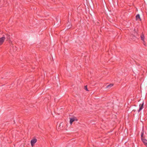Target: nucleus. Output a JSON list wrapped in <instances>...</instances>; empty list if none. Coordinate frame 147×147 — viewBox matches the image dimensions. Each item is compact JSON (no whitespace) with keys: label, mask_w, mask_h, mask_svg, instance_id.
<instances>
[{"label":"nucleus","mask_w":147,"mask_h":147,"mask_svg":"<svg viewBox=\"0 0 147 147\" xmlns=\"http://www.w3.org/2000/svg\"><path fill=\"white\" fill-rule=\"evenodd\" d=\"M37 140L36 138H34L32 139L30 142L31 146L33 147L34 145V144L37 142Z\"/></svg>","instance_id":"obj_1"},{"label":"nucleus","mask_w":147,"mask_h":147,"mask_svg":"<svg viewBox=\"0 0 147 147\" xmlns=\"http://www.w3.org/2000/svg\"><path fill=\"white\" fill-rule=\"evenodd\" d=\"M5 38V37L4 36H3L2 37L0 38V46L3 44Z\"/></svg>","instance_id":"obj_2"},{"label":"nucleus","mask_w":147,"mask_h":147,"mask_svg":"<svg viewBox=\"0 0 147 147\" xmlns=\"http://www.w3.org/2000/svg\"><path fill=\"white\" fill-rule=\"evenodd\" d=\"M144 105V102H143L142 104H140L139 105L140 108L138 110V112H139L143 108Z\"/></svg>","instance_id":"obj_3"},{"label":"nucleus","mask_w":147,"mask_h":147,"mask_svg":"<svg viewBox=\"0 0 147 147\" xmlns=\"http://www.w3.org/2000/svg\"><path fill=\"white\" fill-rule=\"evenodd\" d=\"M140 38L141 40L144 42H145L144 39L145 36L143 33H142L140 36Z\"/></svg>","instance_id":"obj_4"},{"label":"nucleus","mask_w":147,"mask_h":147,"mask_svg":"<svg viewBox=\"0 0 147 147\" xmlns=\"http://www.w3.org/2000/svg\"><path fill=\"white\" fill-rule=\"evenodd\" d=\"M142 140L145 146L147 145V140L146 139L144 138H142Z\"/></svg>","instance_id":"obj_5"},{"label":"nucleus","mask_w":147,"mask_h":147,"mask_svg":"<svg viewBox=\"0 0 147 147\" xmlns=\"http://www.w3.org/2000/svg\"><path fill=\"white\" fill-rule=\"evenodd\" d=\"M136 20H141V19L140 18V15L139 14H137L136 16Z\"/></svg>","instance_id":"obj_6"},{"label":"nucleus","mask_w":147,"mask_h":147,"mask_svg":"<svg viewBox=\"0 0 147 147\" xmlns=\"http://www.w3.org/2000/svg\"><path fill=\"white\" fill-rule=\"evenodd\" d=\"M113 86V84H110L109 85L107 86L106 87V88H110L111 87H112Z\"/></svg>","instance_id":"obj_7"},{"label":"nucleus","mask_w":147,"mask_h":147,"mask_svg":"<svg viewBox=\"0 0 147 147\" xmlns=\"http://www.w3.org/2000/svg\"><path fill=\"white\" fill-rule=\"evenodd\" d=\"M75 120L74 118H71L70 120V123L71 124Z\"/></svg>","instance_id":"obj_8"},{"label":"nucleus","mask_w":147,"mask_h":147,"mask_svg":"<svg viewBox=\"0 0 147 147\" xmlns=\"http://www.w3.org/2000/svg\"><path fill=\"white\" fill-rule=\"evenodd\" d=\"M84 89L86 91H88L89 90H88L87 88V86H84Z\"/></svg>","instance_id":"obj_9"},{"label":"nucleus","mask_w":147,"mask_h":147,"mask_svg":"<svg viewBox=\"0 0 147 147\" xmlns=\"http://www.w3.org/2000/svg\"><path fill=\"white\" fill-rule=\"evenodd\" d=\"M144 135V133L143 132H142L141 134V139L142 138H143V136Z\"/></svg>","instance_id":"obj_10"},{"label":"nucleus","mask_w":147,"mask_h":147,"mask_svg":"<svg viewBox=\"0 0 147 147\" xmlns=\"http://www.w3.org/2000/svg\"><path fill=\"white\" fill-rule=\"evenodd\" d=\"M143 44H144V45L145 46L146 44H145V42H143Z\"/></svg>","instance_id":"obj_11"},{"label":"nucleus","mask_w":147,"mask_h":147,"mask_svg":"<svg viewBox=\"0 0 147 147\" xmlns=\"http://www.w3.org/2000/svg\"><path fill=\"white\" fill-rule=\"evenodd\" d=\"M146 147H147V145H146Z\"/></svg>","instance_id":"obj_12"}]
</instances>
